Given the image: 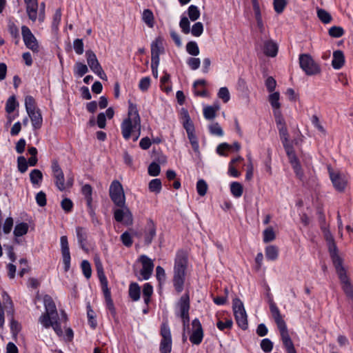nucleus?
Wrapping results in <instances>:
<instances>
[{
	"mask_svg": "<svg viewBox=\"0 0 353 353\" xmlns=\"http://www.w3.org/2000/svg\"><path fill=\"white\" fill-rule=\"evenodd\" d=\"M230 191L232 194L236 198L240 197L243 194V186L239 182H232L230 184Z\"/></svg>",
	"mask_w": 353,
	"mask_h": 353,
	"instance_id": "36",
	"label": "nucleus"
},
{
	"mask_svg": "<svg viewBox=\"0 0 353 353\" xmlns=\"http://www.w3.org/2000/svg\"><path fill=\"white\" fill-rule=\"evenodd\" d=\"M317 16L323 23H329L332 21V16L323 9L317 10Z\"/></svg>",
	"mask_w": 353,
	"mask_h": 353,
	"instance_id": "40",
	"label": "nucleus"
},
{
	"mask_svg": "<svg viewBox=\"0 0 353 353\" xmlns=\"http://www.w3.org/2000/svg\"><path fill=\"white\" fill-rule=\"evenodd\" d=\"M232 308L238 325L243 330L248 328V316L243 302L238 298L233 299Z\"/></svg>",
	"mask_w": 353,
	"mask_h": 353,
	"instance_id": "4",
	"label": "nucleus"
},
{
	"mask_svg": "<svg viewBox=\"0 0 353 353\" xmlns=\"http://www.w3.org/2000/svg\"><path fill=\"white\" fill-rule=\"evenodd\" d=\"M120 208L114 211V218L117 222H122L125 217L130 223L132 221V214L130 209L124 204L123 206H119Z\"/></svg>",
	"mask_w": 353,
	"mask_h": 353,
	"instance_id": "18",
	"label": "nucleus"
},
{
	"mask_svg": "<svg viewBox=\"0 0 353 353\" xmlns=\"http://www.w3.org/2000/svg\"><path fill=\"white\" fill-rule=\"evenodd\" d=\"M139 260L142 264V268L140 271V274L142 276V279L148 280L153 272V261L151 259L145 254L141 255Z\"/></svg>",
	"mask_w": 353,
	"mask_h": 353,
	"instance_id": "14",
	"label": "nucleus"
},
{
	"mask_svg": "<svg viewBox=\"0 0 353 353\" xmlns=\"http://www.w3.org/2000/svg\"><path fill=\"white\" fill-rule=\"evenodd\" d=\"M219 105L207 106L203 109L204 117L208 120H212L216 117V112L219 110Z\"/></svg>",
	"mask_w": 353,
	"mask_h": 353,
	"instance_id": "31",
	"label": "nucleus"
},
{
	"mask_svg": "<svg viewBox=\"0 0 353 353\" xmlns=\"http://www.w3.org/2000/svg\"><path fill=\"white\" fill-rule=\"evenodd\" d=\"M148 188L150 192L159 193L162 188L161 181L159 179H154L150 181Z\"/></svg>",
	"mask_w": 353,
	"mask_h": 353,
	"instance_id": "37",
	"label": "nucleus"
},
{
	"mask_svg": "<svg viewBox=\"0 0 353 353\" xmlns=\"http://www.w3.org/2000/svg\"><path fill=\"white\" fill-rule=\"evenodd\" d=\"M88 65L90 70L103 80H107V76L99 63L95 53L89 50L85 52Z\"/></svg>",
	"mask_w": 353,
	"mask_h": 353,
	"instance_id": "8",
	"label": "nucleus"
},
{
	"mask_svg": "<svg viewBox=\"0 0 353 353\" xmlns=\"http://www.w3.org/2000/svg\"><path fill=\"white\" fill-rule=\"evenodd\" d=\"M43 303L46 312L39 317V322L46 328L52 327L58 336H61L63 331L54 301L50 296L45 295Z\"/></svg>",
	"mask_w": 353,
	"mask_h": 353,
	"instance_id": "1",
	"label": "nucleus"
},
{
	"mask_svg": "<svg viewBox=\"0 0 353 353\" xmlns=\"http://www.w3.org/2000/svg\"><path fill=\"white\" fill-rule=\"evenodd\" d=\"M21 35L25 46L33 52L39 51V42L30 29L26 26L21 27Z\"/></svg>",
	"mask_w": 353,
	"mask_h": 353,
	"instance_id": "9",
	"label": "nucleus"
},
{
	"mask_svg": "<svg viewBox=\"0 0 353 353\" xmlns=\"http://www.w3.org/2000/svg\"><path fill=\"white\" fill-rule=\"evenodd\" d=\"M30 179L34 186H40L43 179L41 171L38 169L32 170L30 173Z\"/></svg>",
	"mask_w": 353,
	"mask_h": 353,
	"instance_id": "26",
	"label": "nucleus"
},
{
	"mask_svg": "<svg viewBox=\"0 0 353 353\" xmlns=\"http://www.w3.org/2000/svg\"><path fill=\"white\" fill-rule=\"evenodd\" d=\"M60 244L63 269L65 272H68L70 268L71 257L68 241V237L66 236H61Z\"/></svg>",
	"mask_w": 353,
	"mask_h": 353,
	"instance_id": "13",
	"label": "nucleus"
},
{
	"mask_svg": "<svg viewBox=\"0 0 353 353\" xmlns=\"http://www.w3.org/2000/svg\"><path fill=\"white\" fill-rule=\"evenodd\" d=\"M51 168L56 187L60 191H63L65 189L64 174L57 161H52Z\"/></svg>",
	"mask_w": 353,
	"mask_h": 353,
	"instance_id": "12",
	"label": "nucleus"
},
{
	"mask_svg": "<svg viewBox=\"0 0 353 353\" xmlns=\"http://www.w3.org/2000/svg\"><path fill=\"white\" fill-rule=\"evenodd\" d=\"M332 262L335 266L336 270L339 275V277H342L344 279V274H346L345 269L342 266V260L339 254L331 256Z\"/></svg>",
	"mask_w": 353,
	"mask_h": 353,
	"instance_id": "24",
	"label": "nucleus"
},
{
	"mask_svg": "<svg viewBox=\"0 0 353 353\" xmlns=\"http://www.w3.org/2000/svg\"><path fill=\"white\" fill-rule=\"evenodd\" d=\"M342 283V288L345 294L353 301V286L350 284L346 274H344V279L339 277Z\"/></svg>",
	"mask_w": 353,
	"mask_h": 353,
	"instance_id": "25",
	"label": "nucleus"
},
{
	"mask_svg": "<svg viewBox=\"0 0 353 353\" xmlns=\"http://www.w3.org/2000/svg\"><path fill=\"white\" fill-rule=\"evenodd\" d=\"M96 268L97 274L101 283L108 281L107 278L104 274L103 265L99 259H95Z\"/></svg>",
	"mask_w": 353,
	"mask_h": 353,
	"instance_id": "42",
	"label": "nucleus"
},
{
	"mask_svg": "<svg viewBox=\"0 0 353 353\" xmlns=\"http://www.w3.org/2000/svg\"><path fill=\"white\" fill-rule=\"evenodd\" d=\"M218 97L223 100L224 103L229 101L230 99V92L226 87H222L219 89Z\"/></svg>",
	"mask_w": 353,
	"mask_h": 353,
	"instance_id": "55",
	"label": "nucleus"
},
{
	"mask_svg": "<svg viewBox=\"0 0 353 353\" xmlns=\"http://www.w3.org/2000/svg\"><path fill=\"white\" fill-rule=\"evenodd\" d=\"M192 34L194 37H199L203 32V25L201 22L195 23L190 29Z\"/></svg>",
	"mask_w": 353,
	"mask_h": 353,
	"instance_id": "49",
	"label": "nucleus"
},
{
	"mask_svg": "<svg viewBox=\"0 0 353 353\" xmlns=\"http://www.w3.org/2000/svg\"><path fill=\"white\" fill-rule=\"evenodd\" d=\"M265 257L269 261H275L279 256V249L275 245H268L265 248Z\"/></svg>",
	"mask_w": 353,
	"mask_h": 353,
	"instance_id": "30",
	"label": "nucleus"
},
{
	"mask_svg": "<svg viewBox=\"0 0 353 353\" xmlns=\"http://www.w3.org/2000/svg\"><path fill=\"white\" fill-rule=\"evenodd\" d=\"M270 309L274 321L282 318L279 308L272 300L270 302Z\"/></svg>",
	"mask_w": 353,
	"mask_h": 353,
	"instance_id": "58",
	"label": "nucleus"
},
{
	"mask_svg": "<svg viewBox=\"0 0 353 353\" xmlns=\"http://www.w3.org/2000/svg\"><path fill=\"white\" fill-rule=\"evenodd\" d=\"M192 333L190 336V341L194 345H199L203 339V330L200 321L194 319L191 323Z\"/></svg>",
	"mask_w": 353,
	"mask_h": 353,
	"instance_id": "11",
	"label": "nucleus"
},
{
	"mask_svg": "<svg viewBox=\"0 0 353 353\" xmlns=\"http://www.w3.org/2000/svg\"><path fill=\"white\" fill-rule=\"evenodd\" d=\"M263 52L264 54L270 57H274L278 53V46L272 40H266L263 42Z\"/></svg>",
	"mask_w": 353,
	"mask_h": 353,
	"instance_id": "20",
	"label": "nucleus"
},
{
	"mask_svg": "<svg viewBox=\"0 0 353 353\" xmlns=\"http://www.w3.org/2000/svg\"><path fill=\"white\" fill-rule=\"evenodd\" d=\"M275 239V234L272 228L269 227L263 231V241L268 243L272 241Z\"/></svg>",
	"mask_w": 353,
	"mask_h": 353,
	"instance_id": "50",
	"label": "nucleus"
},
{
	"mask_svg": "<svg viewBox=\"0 0 353 353\" xmlns=\"http://www.w3.org/2000/svg\"><path fill=\"white\" fill-rule=\"evenodd\" d=\"M148 172L149 175L152 176H157L160 174L161 168L157 162H152L148 166Z\"/></svg>",
	"mask_w": 353,
	"mask_h": 353,
	"instance_id": "51",
	"label": "nucleus"
},
{
	"mask_svg": "<svg viewBox=\"0 0 353 353\" xmlns=\"http://www.w3.org/2000/svg\"><path fill=\"white\" fill-rule=\"evenodd\" d=\"M275 322L277 325L278 329L279 330L281 336L288 334L286 324L282 318H281L279 319H276L275 321Z\"/></svg>",
	"mask_w": 353,
	"mask_h": 353,
	"instance_id": "61",
	"label": "nucleus"
},
{
	"mask_svg": "<svg viewBox=\"0 0 353 353\" xmlns=\"http://www.w3.org/2000/svg\"><path fill=\"white\" fill-rule=\"evenodd\" d=\"M83 274L86 279H90L92 275L90 263L87 260H83L81 264Z\"/></svg>",
	"mask_w": 353,
	"mask_h": 353,
	"instance_id": "45",
	"label": "nucleus"
},
{
	"mask_svg": "<svg viewBox=\"0 0 353 353\" xmlns=\"http://www.w3.org/2000/svg\"><path fill=\"white\" fill-rule=\"evenodd\" d=\"M61 19V9H57L53 16L52 22V28L53 30L57 31L59 28V25Z\"/></svg>",
	"mask_w": 353,
	"mask_h": 353,
	"instance_id": "46",
	"label": "nucleus"
},
{
	"mask_svg": "<svg viewBox=\"0 0 353 353\" xmlns=\"http://www.w3.org/2000/svg\"><path fill=\"white\" fill-rule=\"evenodd\" d=\"M26 13L30 21L35 22L37 19L39 3L37 0H24Z\"/></svg>",
	"mask_w": 353,
	"mask_h": 353,
	"instance_id": "17",
	"label": "nucleus"
},
{
	"mask_svg": "<svg viewBox=\"0 0 353 353\" xmlns=\"http://www.w3.org/2000/svg\"><path fill=\"white\" fill-rule=\"evenodd\" d=\"M17 164H18V169L19 171L21 173H24L28 170V162L26 159L23 157L20 156L17 159Z\"/></svg>",
	"mask_w": 353,
	"mask_h": 353,
	"instance_id": "53",
	"label": "nucleus"
},
{
	"mask_svg": "<svg viewBox=\"0 0 353 353\" xmlns=\"http://www.w3.org/2000/svg\"><path fill=\"white\" fill-rule=\"evenodd\" d=\"M187 263L186 253L183 250H179L174 260L173 278L174 287L178 293L181 292L183 290Z\"/></svg>",
	"mask_w": 353,
	"mask_h": 353,
	"instance_id": "3",
	"label": "nucleus"
},
{
	"mask_svg": "<svg viewBox=\"0 0 353 353\" xmlns=\"http://www.w3.org/2000/svg\"><path fill=\"white\" fill-rule=\"evenodd\" d=\"M73 47L77 54H82L83 53V43L82 39H76L73 42Z\"/></svg>",
	"mask_w": 353,
	"mask_h": 353,
	"instance_id": "60",
	"label": "nucleus"
},
{
	"mask_svg": "<svg viewBox=\"0 0 353 353\" xmlns=\"http://www.w3.org/2000/svg\"><path fill=\"white\" fill-rule=\"evenodd\" d=\"M144 242L145 245H150L157 234V225L153 220L148 219L145 226L144 231Z\"/></svg>",
	"mask_w": 353,
	"mask_h": 353,
	"instance_id": "15",
	"label": "nucleus"
},
{
	"mask_svg": "<svg viewBox=\"0 0 353 353\" xmlns=\"http://www.w3.org/2000/svg\"><path fill=\"white\" fill-rule=\"evenodd\" d=\"M141 125V117L135 104L130 103L128 117L121 124V130L123 137L125 140L130 139L133 133L137 131Z\"/></svg>",
	"mask_w": 353,
	"mask_h": 353,
	"instance_id": "2",
	"label": "nucleus"
},
{
	"mask_svg": "<svg viewBox=\"0 0 353 353\" xmlns=\"http://www.w3.org/2000/svg\"><path fill=\"white\" fill-rule=\"evenodd\" d=\"M281 339L285 347L288 351L295 350L294 344L289 336V334L281 336Z\"/></svg>",
	"mask_w": 353,
	"mask_h": 353,
	"instance_id": "52",
	"label": "nucleus"
},
{
	"mask_svg": "<svg viewBox=\"0 0 353 353\" xmlns=\"http://www.w3.org/2000/svg\"><path fill=\"white\" fill-rule=\"evenodd\" d=\"M76 234L78 243L80 247L85 250V243L88 238V232L85 228L82 227H77L76 228Z\"/></svg>",
	"mask_w": 353,
	"mask_h": 353,
	"instance_id": "23",
	"label": "nucleus"
},
{
	"mask_svg": "<svg viewBox=\"0 0 353 353\" xmlns=\"http://www.w3.org/2000/svg\"><path fill=\"white\" fill-rule=\"evenodd\" d=\"M187 64L192 70H195L200 67L201 61L199 58L190 57L187 60Z\"/></svg>",
	"mask_w": 353,
	"mask_h": 353,
	"instance_id": "63",
	"label": "nucleus"
},
{
	"mask_svg": "<svg viewBox=\"0 0 353 353\" xmlns=\"http://www.w3.org/2000/svg\"><path fill=\"white\" fill-rule=\"evenodd\" d=\"M110 197L117 206H123L125 204V196L121 183L114 180L109 189Z\"/></svg>",
	"mask_w": 353,
	"mask_h": 353,
	"instance_id": "5",
	"label": "nucleus"
},
{
	"mask_svg": "<svg viewBox=\"0 0 353 353\" xmlns=\"http://www.w3.org/2000/svg\"><path fill=\"white\" fill-rule=\"evenodd\" d=\"M185 121L183 122V128H185L187 134H191L194 132V126L192 121L190 119L188 111L184 113Z\"/></svg>",
	"mask_w": 353,
	"mask_h": 353,
	"instance_id": "34",
	"label": "nucleus"
},
{
	"mask_svg": "<svg viewBox=\"0 0 353 353\" xmlns=\"http://www.w3.org/2000/svg\"><path fill=\"white\" fill-rule=\"evenodd\" d=\"M163 52L162 39L158 37L151 43V61L160 62V54Z\"/></svg>",
	"mask_w": 353,
	"mask_h": 353,
	"instance_id": "19",
	"label": "nucleus"
},
{
	"mask_svg": "<svg viewBox=\"0 0 353 353\" xmlns=\"http://www.w3.org/2000/svg\"><path fill=\"white\" fill-rule=\"evenodd\" d=\"M61 206L65 212H70L73 208V203L70 199L65 198L61 201Z\"/></svg>",
	"mask_w": 353,
	"mask_h": 353,
	"instance_id": "64",
	"label": "nucleus"
},
{
	"mask_svg": "<svg viewBox=\"0 0 353 353\" xmlns=\"http://www.w3.org/2000/svg\"><path fill=\"white\" fill-rule=\"evenodd\" d=\"M280 94L278 92L270 94L268 97V101L273 109V112L280 110L281 103H279Z\"/></svg>",
	"mask_w": 353,
	"mask_h": 353,
	"instance_id": "29",
	"label": "nucleus"
},
{
	"mask_svg": "<svg viewBox=\"0 0 353 353\" xmlns=\"http://www.w3.org/2000/svg\"><path fill=\"white\" fill-rule=\"evenodd\" d=\"M328 33L333 38H339L344 34L345 31L342 27L334 26L329 29Z\"/></svg>",
	"mask_w": 353,
	"mask_h": 353,
	"instance_id": "39",
	"label": "nucleus"
},
{
	"mask_svg": "<svg viewBox=\"0 0 353 353\" xmlns=\"http://www.w3.org/2000/svg\"><path fill=\"white\" fill-rule=\"evenodd\" d=\"M180 309V316L182 319L183 329H189L190 327V299L188 294L183 295L178 303Z\"/></svg>",
	"mask_w": 353,
	"mask_h": 353,
	"instance_id": "10",
	"label": "nucleus"
},
{
	"mask_svg": "<svg viewBox=\"0 0 353 353\" xmlns=\"http://www.w3.org/2000/svg\"><path fill=\"white\" fill-rule=\"evenodd\" d=\"M330 176L333 185L338 191L342 192L345 190L347 184V179L344 175L330 171Z\"/></svg>",
	"mask_w": 353,
	"mask_h": 353,
	"instance_id": "16",
	"label": "nucleus"
},
{
	"mask_svg": "<svg viewBox=\"0 0 353 353\" xmlns=\"http://www.w3.org/2000/svg\"><path fill=\"white\" fill-rule=\"evenodd\" d=\"M25 107L27 113L37 110L35 107V100L32 96H26L25 98Z\"/></svg>",
	"mask_w": 353,
	"mask_h": 353,
	"instance_id": "44",
	"label": "nucleus"
},
{
	"mask_svg": "<svg viewBox=\"0 0 353 353\" xmlns=\"http://www.w3.org/2000/svg\"><path fill=\"white\" fill-rule=\"evenodd\" d=\"M18 103L16 101V98L14 96H11L8 98L6 104V111L10 114L15 110Z\"/></svg>",
	"mask_w": 353,
	"mask_h": 353,
	"instance_id": "43",
	"label": "nucleus"
},
{
	"mask_svg": "<svg viewBox=\"0 0 353 353\" xmlns=\"http://www.w3.org/2000/svg\"><path fill=\"white\" fill-rule=\"evenodd\" d=\"M286 5L287 2L285 0H274V8L278 14L283 12Z\"/></svg>",
	"mask_w": 353,
	"mask_h": 353,
	"instance_id": "56",
	"label": "nucleus"
},
{
	"mask_svg": "<svg viewBox=\"0 0 353 353\" xmlns=\"http://www.w3.org/2000/svg\"><path fill=\"white\" fill-rule=\"evenodd\" d=\"M87 316L90 326L92 328H95L97 326V321L94 319V312L92 310L90 305L87 306Z\"/></svg>",
	"mask_w": 353,
	"mask_h": 353,
	"instance_id": "57",
	"label": "nucleus"
},
{
	"mask_svg": "<svg viewBox=\"0 0 353 353\" xmlns=\"http://www.w3.org/2000/svg\"><path fill=\"white\" fill-rule=\"evenodd\" d=\"M160 334L162 337L159 346L160 352L170 353L172 350V336L167 323L165 322L161 324Z\"/></svg>",
	"mask_w": 353,
	"mask_h": 353,
	"instance_id": "7",
	"label": "nucleus"
},
{
	"mask_svg": "<svg viewBox=\"0 0 353 353\" xmlns=\"http://www.w3.org/2000/svg\"><path fill=\"white\" fill-rule=\"evenodd\" d=\"M188 53L192 56H197L199 54V48L195 41H190L186 45Z\"/></svg>",
	"mask_w": 353,
	"mask_h": 353,
	"instance_id": "41",
	"label": "nucleus"
},
{
	"mask_svg": "<svg viewBox=\"0 0 353 353\" xmlns=\"http://www.w3.org/2000/svg\"><path fill=\"white\" fill-rule=\"evenodd\" d=\"M28 117H30L32 125L34 129H39L42 125V116L39 110L28 112Z\"/></svg>",
	"mask_w": 353,
	"mask_h": 353,
	"instance_id": "22",
	"label": "nucleus"
},
{
	"mask_svg": "<svg viewBox=\"0 0 353 353\" xmlns=\"http://www.w3.org/2000/svg\"><path fill=\"white\" fill-rule=\"evenodd\" d=\"M141 289L137 283H132L129 287V296L134 301H137L140 299Z\"/></svg>",
	"mask_w": 353,
	"mask_h": 353,
	"instance_id": "28",
	"label": "nucleus"
},
{
	"mask_svg": "<svg viewBox=\"0 0 353 353\" xmlns=\"http://www.w3.org/2000/svg\"><path fill=\"white\" fill-rule=\"evenodd\" d=\"M142 20L149 27L153 28L154 25V18L153 12L150 9H145L142 14Z\"/></svg>",
	"mask_w": 353,
	"mask_h": 353,
	"instance_id": "27",
	"label": "nucleus"
},
{
	"mask_svg": "<svg viewBox=\"0 0 353 353\" xmlns=\"http://www.w3.org/2000/svg\"><path fill=\"white\" fill-rule=\"evenodd\" d=\"M196 190L198 194L203 196L208 190V185L203 179H199L196 183Z\"/></svg>",
	"mask_w": 353,
	"mask_h": 353,
	"instance_id": "47",
	"label": "nucleus"
},
{
	"mask_svg": "<svg viewBox=\"0 0 353 353\" xmlns=\"http://www.w3.org/2000/svg\"><path fill=\"white\" fill-rule=\"evenodd\" d=\"M81 192L86 200L87 205H90V203H92V188L89 184L84 185L81 188Z\"/></svg>",
	"mask_w": 353,
	"mask_h": 353,
	"instance_id": "33",
	"label": "nucleus"
},
{
	"mask_svg": "<svg viewBox=\"0 0 353 353\" xmlns=\"http://www.w3.org/2000/svg\"><path fill=\"white\" fill-rule=\"evenodd\" d=\"M179 26L182 32L185 34H188L190 32V21L186 17H183L181 19Z\"/></svg>",
	"mask_w": 353,
	"mask_h": 353,
	"instance_id": "54",
	"label": "nucleus"
},
{
	"mask_svg": "<svg viewBox=\"0 0 353 353\" xmlns=\"http://www.w3.org/2000/svg\"><path fill=\"white\" fill-rule=\"evenodd\" d=\"M188 14L190 19L192 21L197 20L200 17V11L197 6L191 5L188 10Z\"/></svg>",
	"mask_w": 353,
	"mask_h": 353,
	"instance_id": "38",
	"label": "nucleus"
},
{
	"mask_svg": "<svg viewBox=\"0 0 353 353\" xmlns=\"http://www.w3.org/2000/svg\"><path fill=\"white\" fill-rule=\"evenodd\" d=\"M345 63V56L341 50H336L333 52L332 66L335 70L341 69Z\"/></svg>",
	"mask_w": 353,
	"mask_h": 353,
	"instance_id": "21",
	"label": "nucleus"
},
{
	"mask_svg": "<svg viewBox=\"0 0 353 353\" xmlns=\"http://www.w3.org/2000/svg\"><path fill=\"white\" fill-rule=\"evenodd\" d=\"M261 347L265 352H270L273 348V343L269 339H264L261 342Z\"/></svg>",
	"mask_w": 353,
	"mask_h": 353,
	"instance_id": "62",
	"label": "nucleus"
},
{
	"mask_svg": "<svg viewBox=\"0 0 353 353\" xmlns=\"http://www.w3.org/2000/svg\"><path fill=\"white\" fill-rule=\"evenodd\" d=\"M28 230V225L26 223H20L15 225L13 234L15 236L19 237L25 235Z\"/></svg>",
	"mask_w": 353,
	"mask_h": 353,
	"instance_id": "32",
	"label": "nucleus"
},
{
	"mask_svg": "<svg viewBox=\"0 0 353 353\" xmlns=\"http://www.w3.org/2000/svg\"><path fill=\"white\" fill-rule=\"evenodd\" d=\"M88 72V68L85 64L79 61L75 63L74 68V74L79 77H83Z\"/></svg>",
	"mask_w": 353,
	"mask_h": 353,
	"instance_id": "35",
	"label": "nucleus"
},
{
	"mask_svg": "<svg viewBox=\"0 0 353 353\" xmlns=\"http://www.w3.org/2000/svg\"><path fill=\"white\" fill-rule=\"evenodd\" d=\"M36 202L40 207H43L46 205V194L44 192H39L35 196Z\"/></svg>",
	"mask_w": 353,
	"mask_h": 353,
	"instance_id": "59",
	"label": "nucleus"
},
{
	"mask_svg": "<svg viewBox=\"0 0 353 353\" xmlns=\"http://www.w3.org/2000/svg\"><path fill=\"white\" fill-rule=\"evenodd\" d=\"M209 130L213 135L218 137H222L223 135V131L218 123H214L210 125Z\"/></svg>",
	"mask_w": 353,
	"mask_h": 353,
	"instance_id": "48",
	"label": "nucleus"
},
{
	"mask_svg": "<svg viewBox=\"0 0 353 353\" xmlns=\"http://www.w3.org/2000/svg\"><path fill=\"white\" fill-rule=\"evenodd\" d=\"M301 68L307 75H314L320 72V68L308 54H302L299 56Z\"/></svg>",
	"mask_w": 353,
	"mask_h": 353,
	"instance_id": "6",
	"label": "nucleus"
}]
</instances>
